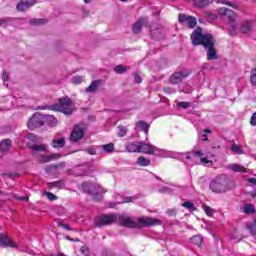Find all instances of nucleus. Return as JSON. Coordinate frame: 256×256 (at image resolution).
<instances>
[{
    "mask_svg": "<svg viewBox=\"0 0 256 256\" xmlns=\"http://www.w3.org/2000/svg\"><path fill=\"white\" fill-rule=\"evenodd\" d=\"M186 25L189 29H195L197 27V18L194 16H188V20H186Z\"/></svg>",
    "mask_w": 256,
    "mask_h": 256,
    "instance_id": "obj_26",
    "label": "nucleus"
},
{
    "mask_svg": "<svg viewBox=\"0 0 256 256\" xmlns=\"http://www.w3.org/2000/svg\"><path fill=\"white\" fill-rule=\"evenodd\" d=\"M216 3H221L222 5H228V7H232V9H237V4L232 3L228 0H216Z\"/></svg>",
    "mask_w": 256,
    "mask_h": 256,
    "instance_id": "obj_33",
    "label": "nucleus"
},
{
    "mask_svg": "<svg viewBox=\"0 0 256 256\" xmlns=\"http://www.w3.org/2000/svg\"><path fill=\"white\" fill-rule=\"evenodd\" d=\"M43 118L44 125H49V127H55V125H57V118H55V116L43 114Z\"/></svg>",
    "mask_w": 256,
    "mask_h": 256,
    "instance_id": "obj_18",
    "label": "nucleus"
},
{
    "mask_svg": "<svg viewBox=\"0 0 256 256\" xmlns=\"http://www.w3.org/2000/svg\"><path fill=\"white\" fill-rule=\"evenodd\" d=\"M45 23H47V19L35 18V19L29 20L30 25H45Z\"/></svg>",
    "mask_w": 256,
    "mask_h": 256,
    "instance_id": "obj_30",
    "label": "nucleus"
},
{
    "mask_svg": "<svg viewBox=\"0 0 256 256\" xmlns=\"http://www.w3.org/2000/svg\"><path fill=\"white\" fill-rule=\"evenodd\" d=\"M167 215H169V217H175V215H177V210L175 209H168L166 211Z\"/></svg>",
    "mask_w": 256,
    "mask_h": 256,
    "instance_id": "obj_49",
    "label": "nucleus"
},
{
    "mask_svg": "<svg viewBox=\"0 0 256 256\" xmlns=\"http://www.w3.org/2000/svg\"><path fill=\"white\" fill-rule=\"evenodd\" d=\"M231 183V180L227 179V176L222 175L212 180L209 187L213 193H225L231 191Z\"/></svg>",
    "mask_w": 256,
    "mask_h": 256,
    "instance_id": "obj_2",
    "label": "nucleus"
},
{
    "mask_svg": "<svg viewBox=\"0 0 256 256\" xmlns=\"http://www.w3.org/2000/svg\"><path fill=\"white\" fill-rule=\"evenodd\" d=\"M44 118L43 114L36 112L32 115V117L28 120L27 127L30 131H35V129L39 127H43Z\"/></svg>",
    "mask_w": 256,
    "mask_h": 256,
    "instance_id": "obj_4",
    "label": "nucleus"
},
{
    "mask_svg": "<svg viewBox=\"0 0 256 256\" xmlns=\"http://www.w3.org/2000/svg\"><path fill=\"white\" fill-rule=\"evenodd\" d=\"M72 83H73V85H79V84L83 83V77L82 76H74L72 78Z\"/></svg>",
    "mask_w": 256,
    "mask_h": 256,
    "instance_id": "obj_42",
    "label": "nucleus"
},
{
    "mask_svg": "<svg viewBox=\"0 0 256 256\" xmlns=\"http://www.w3.org/2000/svg\"><path fill=\"white\" fill-rule=\"evenodd\" d=\"M47 185L50 189H63V187H65V182L63 180H58L54 182H48Z\"/></svg>",
    "mask_w": 256,
    "mask_h": 256,
    "instance_id": "obj_23",
    "label": "nucleus"
},
{
    "mask_svg": "<svg viewBox=\"0 0 256 256\" xmlns=\"http://www.w3.org/2000/svg\"><path fill=\"white\" fill-rule=\"evenodd\" d=\"M65 143H66L65 138H59V139H53L51 145L54 149H61L65 147Z\"/></svg>",
    "mask_w": 256,
    "mask_h": 256,
    "instance_id": "obj_22",
    "label": "nucleus"
},
{
    "mask_svg": "<svg viewBox=\"0 0 256 256\" xmlns=\"http://www.w3.org/2000/svg\"><path fill=\"white\" fill-rule=\"evenodd\" d=\"M203 211L208 215V217H213V213H215V210L207 205L203 206Z\"/></svg>",
    "mask_w": 256,
    "mask_h": 256,
    "instance_id": "obj_38",
    "label": "nucleus"
},
{
    "mask_svg": "<svg viewBox=\"0 0 256 256\" xmlns=\"http://www.w3.org/2000/svg\"><path fill=\"white\" fill-rule=\"evenodd\" d=\"M228 169H230L231 171H234V173H247V168L239 164H230L228 166Z\"/></svg>",
    "mask_w": 256,
    "mask_h": 256,
    "instance_id": "obj_20",
    "label": "nucleus"
},
{
    "mask_svg": "<svg viewBox=\"0 0 256 256\" xmlns=\"http://www.w3.org/2000/svg\"><path fill=\"white\" fill-rule=\"evenodd\" d=\"M18 201H29V196L16 197Z\"/></svg>",
    "mask_w": 256,
    "mask_h": 256,
    "instance_id": "obj_55",
    "label": "nucleus"
},
{
    "mask_svg": "<svg viewBox=\"0 0 256 256\" xmlns=\"http://www.w3.org/2000/svg\"><path fill=\"white\" fill-rule=\"evenodd\" d=\"M155 225H161V221L158 218L140 217L136 221V229H143V227H155Z\"/></svg>",
    "mask_w": 256,
    "mask_h": 256,
    "instance_id": "obj_5",
    "label": "nucleus"
},
{
    "mask_svg": "<svg viewBox=\"0 0 256 256\" xmlns=\"http://www.w3.org/2000/svg\"><path fill=\"white\" fill-rule=\"evenodd\" d=\"M86 152L88 155H97V150L95 148H87Z\"/></svg>",
    "mask_w": 256,
    "mask_h": 256,
    "instance_id": "obj_51",
    "label": "nucleus"
},
{
    "mask_svg": "<svg viewBox=\"0 0 256 256\" xmlns=\"http://www.w3.org/2000/svg\"><path fill=\"white\" fill-rule=\"evenodd\" d=\"M155 149L156 147L151 144L140 142L139 153H144L145 155H153L155 153Z\"/></svg>",
    "mask_w": 256,
    "mask_h": 256,
    "instance_id": "obj_14",
    "label": "nucleus"
},
{
    "mask_svg": "<svg viewBox=\"0 0 256 256\" xmlns=\"http://www.w3.org/2000/svg\"><path fill=\"white\" fill-rule=\"evenodd\" d=\"M83 137H85V128L81 127L79 124H76L70 134L71 143H77L78 141H81Z\"/></svg>",
    "mask_w": 256,
    "mask_h": 256,
    "instance_id": "obj_6",
    "label": "nucleus"
},
{
    "mask_svg": "<svg viewBox=\"0 0 256 256\" xmlns=\"http://www.w3.org/2000/svg\"><path fill=\"white\" fill-rule=\"evenodd\" d=\"M163 91H164V93L171 94V87H164Z\"/></svg>",
    "mask_w": 256,
    "mask_h": 256,
    "instance_id": "obj_58",
    "label": "nucleus"
},
{
    "mask_svg": "<svg viewBox=\"0 0 256 256\" xmlns=\"http://www.w3.org/2000/svg\"><path fill=\"white\" fill-rule=\"evenodd\" d=\"M118 224L121 227H127L128 229H136L137 227V221H135L133 218L123 215L118 217Z\"/></svg>",
    "mask_w": 256,
    "mask_h": 256,
    "instance_id": "obj_8",
    "label": "nucleus"
},
{
    "mask_svg": "<svg viewBox=\"0 0 256 256\" xmlns=\"http://www.w3.org/2000/svg\"><path fill=\"white\" fill-rule=\"evenodd\" d=\"M136 163L139 167H149L151 165V159L145 158V156H139Z\"/></svg>",
    "mask_w": 256,
    "mask_h": 256,
    "instance_id": "obj_21",
    "label": "nucleus"
},
{
    "mask_svg": "<svg viewBox=\"0 0 256 256\" xmlns=\"http://www.w3.org/2000/svg\"><path fill=\"white\" fill-rule=\"evenodd\" d=\"M60 157H61L60 154H52V155H50V156H45V157H44V161H45L46 163H49V161H54L55 159H59Z\"/></svg>",
    "mask_w": 256,
    "mask_h": 256,
    "instance_id": "obj_39",
    "label": "nucleus"
},
{
    "mask_svg": "<svg viewBox=\"0 0 256 256\" xmlns=\"http://www.w3.org/2000/svg\"><path fill=\"white\" fill-rule=\"evenodd\" d=\"M250 83L253 87H256V68H253L250 72Z\"/></svg>",
    "mask_w": 256,
    "mask_h": 256,
    "instance_id": "obj_34",
    "label": "nucleus"
},
{
    "mask_svg": "<svg viewBox=\"0 0 256 256\" xmlns=\"http://www.w3.org/2000/svg\"><path fill=\"white\" fill-rule=\"evenodd\" d=\"M189 75L190 73L188 71L174 72L169 78V83H171V85H179V83H182L183 79H187Z\"/></svg>",
    "mask_w": 256,
    "mask_h": 256,
    "instance_id": "obj_7",
    "label": "nucleus"
},
{
    "mask_svg": "<svg viewBox=\"0 0 256 256\" xmlns=\"http://www.w3.org/2000/svg\"><path fill=\"white\" fill-rule=\"evenodd\" d=\"M248 183H252V185H256V178H248Z\"/></svg>",
    "mask_w": 256,
    "mask_h": 256,
    "instance_id": "obj_57",
    "label": "nucleus"
},
{
    "mask_svg": "<svg viewBox=\"0 0 256 256\" xmlns=\"http://www.w3.org/2000/svg\"><path fill=\"white\" fill-rule=\"evenodd\" d=\"M250 125H252V127H256V111L252 114L250 118Z\"/></svg>",
    "mask_w": 256,
    "mask_h": 256,
    "instance_id": "obj_48",
    "label": "nucleus"
},
{
    "mask_svg": "<svg viewBox=\"0 0 256 256\" xmlns=\"http://www.w3.org/2000/svg\"><path fill=\"white\" fill-rule=\"evenodd\" d=\"M103 85V80L98 79L91 82L90 86L85 89V93H97L99 87Z\"/></svg>",
    "mask_w": 256,
    "mask_h": 256,
    "instance_id": "obj_15",
    "label": "nucleus"
},
{
    "mask_svg": "<svg viewBox=\"0 0 256 256\" xmlns=\"http://www.w3.org/2000/svg\"><path fill=\"white\" fill-rule=\"evenodd\" d=\"M241 31L244 34L249 33V31H251V23L249 22H245L244 24H242L241 26Z\"/></svg>",
    "mask_w": 256,
    "mask_h": 256,
    "instance_id": "obj_36",
    "label": "nucleus"
},
{
    "mask_svg": "<svg viewBox=\"0 0 256 256\" xmlns=\"http://www.w3.org/2000/svg\"><path fill=\"white\" fill-rule=\"evenodd\" d=\"M188 19H189V16L185 14L178 15V23H180L181 25H184V23H187Z\"/></svg>",
    "mask_w": 256,
    "mask_h": 256,
    "instance_id": "obj_40",
    "label": "nucleus"
},
{
    "mask_svg": "<svg viewBox=\"0 0 256 256\" xmlns=\"http://www.w3.org/2000/svg\"><path fill=\"white\" fill-rule=\"evenodd\" d=\"M134 82L135 83H143V78L137 72H133Z\"/></svg>",
    "mask_w": 256,
    "mask_h": 256,
    "instance_id": "obj_43",
    "label": "nucleus"
},
{
    "mask_svg": "<svg viewBox=\"0 0 256 256\" xmlns=\"http://www.w3.org/2000/svg\"><path fill=\"white\" fill-rule=\"evenodd\" d=\"M70 105H73V100L69 98V96H65L58 99V103L53 104L52 109L59 110L61 107H70Z\"/></svg>",
    "mask_w": 256,
    "mask_h": 256,
    "instance_id": "obj_11",
    "label": "nucleus"
},
{
    "mask_svg": "<svg viewBox=\"0 0 256 256\" xmlns=\"http://www.w3.org/2000/svg\"><path fill=\"white\" fill-rule=\"evenodd\" d=\"M32 149H33L34 151H45V146H43V145H34V146L32 147Z\"/></svg>",
    "mask_w": 256,
    "mask_h": 256,
    "instance_id": "obj_50",
    "label": "nucleus"
},
{
    "mask_svg": "<svg viewBox=\"0 0 256 256\" xmlns=\"http://www.w3.org/2000/svg\"><path fill=\"white\" fill-rule=\"evenodd\" d=\"M176 105L180 109H189V107H191V102H178Z\"/></svg>",
    "mask_w": 256,
    "mask_h": 256,
    "instance_id": "obj_41",
    "label": "nucleus"
},
{
    "mask_svg": "<svg viewBox=\"0 0 256 256\" xmlns=\"http://www.w3.org/2000/svg\"><path fill=\"white\" fill-rule=\"evenodd\" d=\"M148 22L149 20H147V18L140 17L132 26V32L134 33V35H139V33L143 29V25H145V23H148Z\"/></svg>",
    "mask_w": 256,
    "mask_h": 256,
    "instance_id": "obj_12",
    "label": "nucleus"
},
{
    "mask_svg": "<svg viewBox=\"0 0 256 256\" xmlns=\"http://www.w3.org/2000/svg\"><path fill=\"white\" fill-rule=\"evenodd\" d=\"M247 229L251 231L252 235H255V233H253V229H255V226H247Z\"/></svg>",
    "mask_w": 256,
    "mask_h": 256,
    "instance_id": "obj_61",
    "label": "nucleus"
},
{
    "mask_svg": "<svg viewBox=\"0 0 256 256\" xmlns=\"http://www.w3.org/2000/svg\"><path fill=\"white\" fill-rule=\"evenodd\" d=\"M35 3H37V0H21L16 6L17 11L23 13L24 11H27L29 7H33Z\"/></svg>",
    "mask_w": 256,
    "mask_h": 256,
    "instance_id": "obj_13",
    "label": "nucleus"
},
{
    "mask_svg": "<svg viewBox=\"0 0 256 256\" xmlns=\"http://www.w3.org/2000/svg\"><path fill=\"white\" fill-rule=\"evenodd\" d=\"M2 79L3 81H9V76L7 75V71H2Z\"/></svg>",
    "mask_w": 256,
    "mask_h": 256,
    "instance_id": "obj_52",
    "label": "nucleus"
},
{
    "mask_svg": "<svg viewBox=\"0 0 256 256\" xmlns=\"http://www.w3.org/2000/svg\"><path fill=\"white\" fill-rule=\"evenodd\" d=\"M54 111H60V113H64V115H73V109L64 106L60 107L59 110Z\"/></svg>",
    "mask_w": 256,
    "mask_h": 256,
    "instance_id": "obj_35",
    "label": "nucleus"
},
{
    "mask_svg": "<svg viewBox=\"0 0 256 256\" xmlns=\"http://www.w3.org/2000/svg\"><path fill=\"white\" fill-rule=\"evenodd\" d=\"M218 12L220 15H226L228 17V23L231 25L233 28L235 27V11L222 7L219 8Z\"/></svg>",
    "mask_w": 256,
    "mask_h": 256,
    "instance_id": "obj_10",
    "label": "nucleus"
},
{
    "mask_svg": "<svg viewBox=\"0 0 256 256\" xmlns=\"http://www.w3.org/2000/svg\"><path fill=\"white\" fill-rule=\"evenodd\" d=\"M255 205L253 204H246L244 205V213H246L247 215H253V213H255Z\"/></svg>",
    "mask_w": 256,
    "mask_h": 256,
    "instance_id": "obj_28",
    "label": "nucleus"
},
{
    "mask_svg": "<svg viewBox=\"0 0 256 256\" xmlns=\"http://www.w3.org/2000/svg\"><path fill=\"white\" fill-rule=\"evenodd\" d=\"M204 15H207V17H211V19H217V15L211 12H204Z\"/></svg>",
    "mask_w": 256,
    "mask_h": 256,
    "instance_id": "obj_53",
    "label": "nucleus"
},
{
    "mask_svg": "<svg viewBox=\"0 0 256 256\" xmlns=\"http://www.w3.org/2000/svg\"><path fill=\"white\" fill-rule=\"evenodd\" d=\"M81 187L84 188L85 193H88L89 195H92L94 201H103V194L102 193H105V192H103L101 190H99L95 193L91 192V184H89L87 182H83L81 184Z\"/></svg>",
    "mask_w": 256,
    "mask_h": 256,
    "instance_id": "obj_9",
    "label": "nucleus"
},
{
    "mask_svg": "<svg viewBox=\"0 0 256 256\" xmlns=\"http://www.w3.org/2000/svg\"><path fill=\"white\" fill-rule=\"evenodd\" d=\"M38 109L42 111H55V108H53V104L51 106H38Z\"/></svg>",
    "mask_w": 256,
    "mask_h": 256,
    "instance_id": "obj_46",
    "label": "nucleus"
},
{
    "mask_svg": "<svg viewBox=\"0 0 256 256\" xmlns=\"http://www.w3.org/2000/svg\"><path fill=\"white\" fill-rule=\"evenodd\" d=\"M129 69H131V67L123 66V65L119 64V65L115 66L114 71L118 75H123V73H125L126 71H129Z\"/></svg>",
    "mask_w": 256,
    "mask_h": 256,
    "instance_id": "obj_27",
    "label": "nucleus"
},
{
    "mask_svg": "<svg viewBox=\"0 0 256 256\" xmlns=\"http://www.w3.org/2000/svg\"><path fill=\"white\" fill-rule=\"evenodd\" d=\"M57 256H67V255H65L63 252H60V253H58Z\"/></svg>",
    "mask_w": 256,
    "mask_h": 256,
    "instance_id": "obj_64",
    "label": "nucleus"
},
{
    "mask_svg": "<svg viewBox=\"0 0 256 256\" xmlns=\"http://www.w3.org/2000/svg\"><path fill=\"white\" fill-rule=\"evenodd\" d=\"M190 39L192 45L197 47V45H203L204 49L207 51V60L213 61L217 59V50L215 49V44L217 40L211 33L203 34V28L197 27L191 34Z\"/></svg>",
    "mask_w": 256,
    "mask_h": 256,
    "instance_id": "obj_1",
    "label": "nucleus"
},
{
    "mask_svg": "<svg viewBox=\"0 0 256 256\" xmlns=\"http://www.w3.org/2000/svg\"><path fill=\"white\" fill-rule=\"evenodd\" d=\"M182 207H185V209H189L192 211H197V208L195 207V204L191 201H186L182 203Z\"/></svg>",
    "mask_w": 256,
    "mask_h": 256,
    "instance_id": "obj_31",
    "label": "nucleus"
},
{
    "mask_svg": "<svg viewBox=\"0 0 256 256\" xmlns=\"http://www.w3.org/2000/svg\"><path fill=\"white\" fill-rule=\"evenodd\" d=\"M58 227H62V229H66V231H72L71 226H69V224H65L63 222L58 223Z\"/></svg>",
    "mask_w": 256,
    "mask_h": 256,
    "instance_id": "obj_47",
    "label": "nucleus"
},
{
    "mask_svg": "<svg viewBox=\"0 0 256 256\" xmlns=\"http://www.w3.org/2000/svg\"><path fill=\"white\" fill-rule=\"evenodd\" d=\"M11 149V139H5L0 143V151H9Z\"/></svg>",
    "mask_w": 256,
    "mask_h": 256,
    "instance_id": "obj_24",
    "label": "nucleus"
},
{
    "mask_svg": "<svg viewBox=\"0 0 256 256\" xmlns=\"http://www.w3.org/2000/svg\"><path fill=\"white\" fill-rule=\"evenodd\" d=\"M102 149L106 151V153H113L115 151V144L109 143L102 146Z\"/></svg>",
    "mask_w": 256,
    "mask_h": 256,
    "instance_id": "obj_32",
    "label": "nucleus"
},
{
    "mask_svg": "<svg viewBox=\"0 0 256 256\" xmlns=\"http://www.w3.org/2000/svg\"><path fill=\"white\" fill-rule=\"evenodd\" d=\"M202 141H209V137L207 136V134L203 135Z\"/></svg>",
    "mask_w": 256,
    "mask_h": 256,
    "instance_id": "obj_62",
    "label": "nucleus"
},
{
    "mask_svg": "<svg viewBox=\"0 0 256 256\" xmlns=\"http://www.w3.org/2000/svg\"><path fill=\"white\" fill-rule=\"evenodd\" d=\"M47 199H49V201H57V196L51 192H46L45 193Z\"/></svg>",
    "mask_w": 256,
    "mask_h": 256,
    "instance_id": "obj_45",
    "label": "nucleus"
},
{
    "mask_svg": "<svg viewBox=\"0 0 256 256\" xmlns=\"http://www.w3.org/2000/svg\"><path fill=\"white\" fill-rule=\"evenodd\" d=\"M66 239H67L68 241H71L72 243H75V242H78V241H79V239H73V238H71V237H69V236H66Z\"/></svg>",
    "mask_w": 256,
    "mask_h": 256,
    "instance_id": "obj_59",
    "label": "nucleus"
},
{
    "mask_svg": "<svg viewBox=\"0 0 256 256\" xmlns=\"http://www.w3.org/2000/svg\"><path fill=\"white\" fill-rule=\"evenodd\" d=\"M231 151H233V153H236L237 155H243V149H241V147H239V145L237 144H233L231 146Z\"/></svg>",
    "mask_w": 256,
    "mask_h": 256,
    "instance_id": "obj_37",
    "label": "nucleus"
},
{
    "mask_svg": "<svg viewBox=\"0 0 256 256\" xmlns=\"http://www.w3.org/2000/svg\"><path fill=\"white\" fill-rule=\"evenodd\" d=\"M191 243L199 247L201 246V243H203V237L201 235H195L191 238Z\"/></svg>",
    "mask_w": 256,
    "mask_h": 256,
    "instance_id": "obj_29",
    "label": "nucleus"
},
{
    "mask_svg": "<svg viewBox=\"0 0 256 256\" xmlns=\"http://www.w3.org/2000/svg\"><path fill=\"white\" fill-rule=\"evenodd\" d=\"M195 7H197L198 9H205V7H209V5H211V3H213V1L215 0H192Z\"/></svg>",
    "mask_w": 256,
    "mask_h": 256,
    "instance_id": "obj_17",
    "label": "nucleus"
},
{
    "mask_svg": "<svg viewBox=\"0 0 256 256\" xmlns=\"http://www.w3.org/2000/svg\"><path fill=\"white\" fill-rule=\"evenodd\" d=\"M193 153L196 157H203V152H201V150L194 151Z\"/></svg>",
    "mask_w": 256,
    "mask_h": 256,
    "instance_id": "obj_56",
    "label": "nucleus"
},
{
    "mask_svg": "<svg viewBox=\"0 0 256 256\" xmlns=\"http://www.w3.org/2000/svg\"><path fill=\"white\" fill-rule=\"evenodd\" d=\"M0 247H17V244L13 243L9 237L0 233Z\"/></svg>",
    "mask_w": 256,
    "mask_h": 256,
    "instance_id": "obj_16",
    "label": "nucleus"
},
{
    "mask_svg": "<svg viewBox=\"0 0 256 256\" xmlns=\"http://www.w3.org/2000/svg\"><path fill=\"white\" fill-rule=\"evenodd\" d=\"M136 127H138V129L144 133H149V124L144 121H137Z\"/></svg>",
    "mask_w": 256,
    "mask_h": 256,
    "instance_id": "obj_25",
    "label": "nucleus"
},
{
    "mask_svg": "<svg viewBox=\"0 0 256 256\" xmlns=\"http://www.w3.org/2000/svg\"><path fill=\"white\" fill-rule=\"evenodd\" d=\"M126 149L129 153H139L140 142H131L126 145Z\"/></svg>",
    "mask_w": 256,
    "mask_h": 256,
    "instance_id": "obj_19",
    "label": "nucleus"
},
{
    "mask_svg": "<svg viewBox=\"0 0 256 256\" xmlns=\"http://www.w3.org/2000/svg\"><path fill=\"white\" fill-rule=\"evenodd\" d=\"M4 23H7V20H5V19H0V25H3Z\"/></svg>",
    "mask_w": 256,
    "mask_h": 256,
    "instance_id": "obj_63",
    "label": "nucleus"
},
{
    "mask_svg": "<svg viewBox=\"0 0 256 256\" xmlns=\"http://www.w3.org/2000/svg\"><path fill=\"white\" fill-rule=\"evenodd\" d=\"M119 137H125L127 135V128L125 126H119Z\"/></svg>",
    "mask_w": 256,
    "mask_h": 256,
    "instance_id": "obj_44",
    "label": "nucleus"
},
{
    "mask_svg": "<svg viewBox=\"0 0 256 256\" xmlns=\"http://www.w3.org/2000/svg\"><path fill=\"white\" fill-rule=\"evenodd\" d=\"M133 202V197L128 196L124 198V201L122 203H132Z\"/></svg>",
    "mask_w": 256,
    "mask_h": 256,
    "instance_id": "obj_54",
    "label": "nucleus"
},
{
    "mask_svg": "<svg viewBox=\"0 0 256 256\" xmlns=\"http://www.w3.org/2000/svg\"><path fill=\"white\" fill-rule=\"evenodd\" d=\"M200 161L201 163H205V164L211 163V161H209L207 158H201Z\"/></svg>",
    "mask_w": 256,
    "mask_h": 256,
    "instance_id": "obj_60",
    "label": "nucleus"
},
{
    "mask_svg": "<svg viewBox=\"0 0 256 256\" xmlns=\"http://www.w3.org/2000/svg\"><path fill=\"white\" fill-rule=\"evenodd\" d=\"M117 221V217L114 214H102L97 216L94 220L95 227H107Z\"/></svg>",
    "mask_w": 256,
    "mask_h": 256,
    "instance_id": "obj_3",
    "label": "nucleus"
}]
</instances>
